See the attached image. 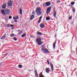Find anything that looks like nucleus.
<instances>
[{
  "mask_svg": "<svg viewBox=\"0 0 77 77\" xmlns=\"http://www.w3.org/2000/svg\"><path fill=\"white\" fill-rule=\"evenodd\" d=\"M41 9L40 8H37L36 9L35 11V12L36 13H37V15H38V16H39V15H41V14L42 13V12H41Z\"/></svg>",
  "mask_w": 77,
  "mask_h": 77,
  "instance_id": "f257e3e1",
  "label": "nucleus"
},
{
  "mask_svg": "<svg viewBox=\"0 0 77 77\" xmlns=\"http://www.w3.org/2000/svg\"><path fill=\"white\" fill-rule=\"evenodd\" d=\"M43 47H44V46H42L41 47V48H42L41 50L42 51H43L44 53V54H45V53H49L50 51H49L47 49Z\"/></svg>",
  "mask_w": 77,
  "mask_h": 77,
  "instance_id": "f03ea898",
  "label": "nucleus"
},
{
  "mask_svg": "<svg viewBox=\"0 0 77 77\" xmlns=\"http://www.w3.org/2000/svg\"><path fill=\"white\" fill-rule=\"evenodd\" d=\"M10 12L11 11H10V10L9 9L6 8L5 10V13L7 15H9V14H10Z\"/></svg>",
  "mask_w": 77,
  "mask_h": 77,
  "instance_id": "7ed1b4c3",
  "label": "nucleus"
},
{
  "mask_svg": "<svg viewBox=\"0 0 77 77\" xmlns=\"http://www.w3.org/2000/svg\"><path fill=\"white\" fill-rule=\"evenodd\" d=\"M8 6L9 7H11V6H12V1L11 0L9 1L8 2Z\"/></svg>",
  "mask_w": 77,
  "mask_h": 77,
  "instance_id": "20e7f679",
  "label": "nucleus"
},
{
  "mask_svg": "<svg viewBox=\"0 0 77 77\" xmlns=\"http://www.w3.org/2000/svg\"><path fill=\"white\" fill-rule=\"evenodd\" d=\"M40 26L41 28H44L45 27V24L44 23H42L40 24Z\"/></svg>",
  "mask_w": 77,
  "mask_h": 77,
  "instance_id": "39448f33",
  "label": "nucleus"
},
{
  "mask_svg": "<svg viewBox=\"0 0 77 77\" xmlns=\"http://www.w3.org/2000/svg\"><path fill=\"white\" fill-rule=\"evenodd\" d=\"M45 71L47 73H48L49 74V72H50V68H46Z\"/></svg>",
  "mask_w": 77,
  "mask_h": 77,
  "instance_id": "423d86ee",
  "label": "nucleus"
},
{
  "mask_svg": "<svg viewBox=\"0 0 77 77\" xmlns=\"http://www.w3.org/2000/svg\"><path fill=\"white\" fill-rule=\"evenodd\" d=\"M36 34L38 35L39 36H42V35H43V34L41 33V32H38L36 33Z\"/></svg>",
  "mask_w": 77,
  "mask_h": 77,
  "instance_id": "0eeeda50",
  "label": "nucleus"
},
{
  "mask_svg": "<svg viewBox=\"0 0 77 77\" xmlns=\"http://www.w3.org/2000/svg\"><path fill=\"white\" fill-rule=\"evenodd\" d=\"M46 5L47 6H49L51 5V2H46Z\"/></svg>",
  "mask_w": 77,
  "mask_h": 77,
  "instance_id": "6e6552de",
  "label": "nucleus"
},
{
  "mask_svg": "<svg viewBox=\"0 0 77 77\" xmlns=\"http://www.w3.org/2000/svg\"><path fill=\"white\" fill-rule=\"evenodd\" d=\"M50 65H51V69L52 71H54V67H53V64H52L51 63Z\"/></svg>",
  "mask_w": 77,
  "mask_h": 77,
  "instance_id": "1a4fd4ad",
  "label": "nucleus"
},
{
  "mask_svg": "<svg viewBox=\"0 0 77 77\" xmlns=\"http://www.w3.org/2000/svg\"><path fill=\"white\" fill-rule=\"evenodd\" d=\"M2 7L3 9H5L6 7V3H5Z\"/></svg>",
  "mask_w": 77,
  "mask_h": 77,
  "instance_id": "9d476101",
  "label": "nucleus"
},
{
  "mask_svg": "<svg viewBox=\"0 0 77 77\" xmlns=\"http://www.w3.org/2000/svg\"><path fill=\"white\" fill-rule=\"evenodd\" d=\"M36 41L38 43L40 42H41V38L36 39Z\"/></svg>",
  "mask_w": 77,
  "mask_h": 77,
  "instance_id": "9b49d317",
  "label": "nucleus"
},
{
  "mask_svg": "<svg viewBox=\"0 0 77 77\" xmlns=\"http://www.w3.org/2000/svg\"><path fill=\"white\" fill-rule=\"evenodd\" d=\"M56 40L55 41L53 44L54 49H55V48L56 47Z\"/></svg>",
  "mask_w": 77,
  "mask_h": 77,
  "instance_id": "f8f14e48",
  "label": "nucleus"
},
{
  "mask_svg": "<svg viewBox=\"0 0 77 77\" xmlns=\"http://www.w3.org/2000/svg\"><path fill=\"white\" fill-rule=\"evenodd\" d=\"M56 11L54 10V13L53 14V16L54 17H55V18H56Z\"/></svg>",
  "mask_w": 77,
  "mask_h": 77,
  "instance_id": "ddd939ff",
  "label": "nucleus"
},
{
  "mask_svg": "<svg viewBox=\"0 0 77 77\" xmlns=\"http://www.w3.org/2000/svg\"><path fill=\"white\" fill-rule=\"evenodd\" d=\"M51 6H50L49 7L47 8V11H48L49 12H50V11H51Z\"/></svg>",
  "mask_w": 77,
  "mask_h": 77,
  "instance_id": "4468645a",
  "label": "nucleus"
},
{
  "mask_svg": "<svg viewBox=\"0 0 77 77\" xmlns=\"http://www.w3.org/2000/svg\"><path fill=\"white\" fill-rule=\"evenodd\" d=\"M5 10H2L1 11V12L2 13V14L3 15H6V14H5Z\"/></svg>",
  "mask_w": 77,
  "mask_h": 77,
  "instance_id": "2eb2a0df",
  "label": "nucleus"
},
{
  "mask_svg": "<svg viewBox=\"0 0 77 77\" xmlns=\"http://www.w3.org/2000/svg\"><path fill=\"white\" fill-rule=\"evenodd\" d=\"M10 36L12 38V37H14V36H17V35H14V34L12 33L10 35Z\"/></svg>",
  "mask_w": 77,
  "mask_h": 77,
  "instance_id": "dca6fc26",
  "label": "nucleus"
},
{
  "mask_svg": "<svg viewBox=\"0 0 77 77\" xmlns=\"http://www.w3.org/2000/svg\"><path fill=\"white\" fill-rule=\"evenodd\" d=\"M39 77H44V75H42V72L40 73V74L39 75Z\"/></svg>",
  "mask_w": 77,
  "mask_h": 77,
  "instance_id": "f3484780",
  "label": "nucleus"
},
{
  "mask_svg": "<svg viewBox=\"0 0 77 77\" xmlns=\"http://www.w3.org/2000/svg\"><path fill=\"white\" fill-rule=\"evenodd\" d=\"M34 17H35V16H34V15H32L31 17L30 18V20H32L33 19Z\"/></svg>",
  "mask_w": 77,
  "mask_h": 77,
  "instance_id": "a211bd4d",
  "label": "nucleus"
},
{
  "mask_svg": "<svg viewBox=\"0 0 77 77\" xmlns=\"http://www.w3.org/2000/svg\"><path fill=\"white\" fill-rule=\"evenodd\" d=\"M23 12V11L22 10V9L20 8V10L19 13L20 15H22V13Z\"/></svg>",
  "mask_w": 77,
  "mask_h": 77,
  "instance_id": "6ab92c4d",
  "label": "nucleus"
},
{
  "mask_svg": "<svg viewBox=\"0 0 77 77\" xmlns=\"http://www.w3.org/2000/svg\"><path fill=\"white\" fill-rule=\"evenodd\" d=\"M5 35H6V34H5L4 35H3V37L1 38V39L2 40L3 39H5V38H6V36Z\"/></svg>",
  "mask_w": 77,
  "mask_h": 77,
  "instance_id": "aec40b11",
  "label": "nucleus"
},
{
  "mask_svg": "<svg viewBox=\"0 0 77 77\" xmlns=\"http://www.w3.org/2000/svg\"><path fill=\"white\" fill-rule=\"evenodd\" d=\"M18 16H17L16 17H13V19L14 20H18Z\"/></svg>",
  "mask_w": 77,
  "mask_h": 77,
  "instance_id": "412c9836",
  "label": "nucleus"
},
{
  "mask_svg": "<svg viewBox=\"0 0 77 77\" xmlns=\"http://www.w3.org/2000/svg\"><path fill=\"white\" fill-rule=\"evenodd\" d=\"M35 76L36 77H38V73L37 72V71H35Z\"/></svg>",
  "mask_w": 77,
  "mask_h": 77,
  "instance_id": "4be33fe9",
  "label": "nucleus"
},
{
  "mask_svg": "<svg viewBox=\"0 0 77 77\" xmlns=\"http://www.w3.org/2000/svg\"><path fill=\"white\" fill-rule=\"evenodd\" d=\"M50 20V18L47 17H46V21H48V20Z\"/></svg>",
  "mask_w": 77,
  "mask_h": 77,
  "instance_id": "5701e85b",
  "label": "nucleus"
},
{
  "mask_svg": "<svg viewBox=\"0 0 77 77\" xmlns=\"http://www.w3.org/2000/svg\"><path fill=\"white\" fill-rule=\"evenodd\" d=\"M43 43V42H38V44L39 45H42V43Z\"/></svg>",
  "mask_w": 77,
  "mask_h": 77,
  "instance_id": "b1692460",
  "label": "nucleus"
},
{
  "mask_svg": "<svg viewBox=\"0 0 77 77\" xmlns=\"http://www.w3.org/2000/svg\"><path fill=\"white\" fill-rule=\"evenodd\" d=\"M26 36V34H23V35L21 36V37L22 38H24V37H25Z\"/></svg>",
  "mask_w": 77,
  "mask_h": 77,
  "instance_id": "393cba45",
  "label": "nucleus"
},
{
  "mask_svg": "<svg viewBox=\"0 0 77 77\" xmlns=\"http://www.w3.org/2000/svg\"><path fill=\"white\" fill-rule=\"evenodd\" d=\"M18 67L20 68H21L23 67V66H22V65H20V64H19L18 65Z\"/></svg>",
  "mask_w": 77,
  "mask_h": 77,
  "instance_id": "a878e982",
  "label": "nucleus"
},
{
  "mask_svg": "<svg viewBox=\"0 0 77 77\" xmlns=\"http://www.w3.org/2000/svg\"><path fill=\"white\" fill-rule=\"evenodd\" d=\"M71 4L72 5H74V4H75V2H71Z\"/></svg>",
  "mask_w": 77,
  "mask_h": 77,
  "instance_id": "bb28decb",
  "label": "nucleus"
},
{
  "mask_svg": "<svg viewBox=\"0 0 77 77\" xmlns=\"http://www.w3.org/2000/svg\"><path fill=\"white\" fill-rule=\"evenodd\" d=\"M11 24H8V25H7V26H7V27H11Z\"/></svg>",
  "mask_w": 77,
  "mask_h": 77,
  "instance_id": "cd10ccee",
  "label": "nucleus"
},
{
  "mask_svg": "<svg viewBox=\"0 0 77 77\" xmlns=\"http://www.w3.org/2000/svg\"><path fill=\"white\" fill-rule=\"evenodd\" d=\"M13 40L14 41H17V39L16 37H14L13 38Z\"/></svg>",
  "mask_w": 77,
  "mask_h": 77,
  "instance_id": "c85d7f7f",
  "label": "nucleus"
},
{
  "mask_svg": "<svg viewBox=\"0 0 77 77\" xmlns=\"http://www.w3.org/2000/svg\"><path fill=\"white\" fill-rule=\"evenodd\" d=\"M72 11L73 12V13H75V9H73L72 10Z\"/></svg>",
  "mask_w": 77,
  "mask_h": 77,
  "instance_id": "c756f323",
  "label": "nucleus"
},
{
  "mask_svg": "<svg viewBox=\"0 0 77 77\" xmlns=\"http://www.w3.org/2000/svg\"><path fill=\"white\" fill-rule=\"evenodd\" d=\"M42 16H41L39 19V20H40L41 21V19H42Z\"/></svg>",
  "mask_w": 77,
  "mask_h": 77,
  "instance_id": "7c9ffc66",
  "label": "nucleus"
},
{
  "mask_svg": "<svg viewBox=\"0 0 77 77\" xmlns=\"http://www.w3.org/2000/svg\"><path fill=\"white\" fill-rule=\"evenodd\" d=\"M9 19H11L12 18V16H10L8 17Z\"/></svg>",
  "mask_w": 77,
  "mask_h": 77,
  "instance_id": "2f4dec72",
  "label": "nucleus"
},
{
  "mask_svg": "<svg viewBox=\"0 0 77 77\" xmlns=\"http://www.w3.org/2000/svg\"><path fill=\"white\" fill-rule=\"evenodd\" d=\"M21 33H23V32H22V31L20 32V33H18V35H20V34H21Z\"/></svg>",
  "mask_w": 77,
  "mask_h": 77,
  "instance_id": "473e14b6",
  "label": "nucleus"
},
{
  "mask_svg": "<svg viewBox=\"0 0 77 77\" xmlns=\"http://www.w3.org/2000/svg\"><path fill=\"white\" fill-rule=\"evenodd\" d=\"M47 62L48 63V64L49 65H50V62H49V60H47Z\"/></svg>",
  "mask_w": 77,
  "mask_h": 77,
  "instance_id": "72a5a7b5",
  "label": "nucleus"
},
{
  "mask_svg": "<svg viewBox=\"0 0 77 77\" xmlns=\"http://www.w3.org/2000/svg\"><path fill=\"white\" fill-rule=\"evenodd\" d=\"M69 19H70V20L71 19H72V16H71L70 17H69Z\"/></svg>",
  "mask_w": 77,
  "mask_h": 77,
  "instance_id": "f704fd0d",
  "label": "nucleus"
},
{
  "mask_svg": "<svg viewBox=\"0 0 77 77\" xmlns=\"http://www.w3.org/2000/svg\"><path fill=\"white\" fill-rule=\"evenodd\" d=\"M14 22H15V23H17V20H14Z\"/></svg>",
  "mask_w": 77,
  "mask_h": 77,
  "instance_id": "c9c22d12",
  "label": "nucleus"
},
{
  "mask_svg": "<svg viewBox=\"0 0 77 77\" xmlns=\"http://www.w3.org/2000/svg\"><path fill=\"white\" fill-rule=\"evenodd\" d=\"M32 14H35V11H32Z\"/></svg>",
  "mask_w": 77,
  "mask_h": 77,
  "instance_id": "e433bc0d",
  "label": "nucleus"
},
{
  "mask_svg": "<svg viewBox=\"0 0 77 77\" xmlns=\"http://www.w3.org/2000/svg\"><path fill=\"white\" fill-rule=\"evenodd\" d=\"M57 3H60V1L59 0L57 1Z\"/></svg>",
  "mask_w": 77,
  "mask_h": 77,
  "instance_id": "4c0bfd02",
  "label": "nucleus"
},
{
  "mask_svg": "<svg viewBox=\"0 0 77 77\" xmlns=\"http://www.w3.org/2000/svg\"><path fill=\"white\" fill-rule=\"evenodd\" d=\"M13 26H14V25H11V27H13Z\"/></svg>",
  "mask_w": 77,
  "mask_h": 77,
  "instance_id": "58836bf2",
  "label": "nucleus"
},
{
  "mask_svg": "<svg viewBox=\"0 0 77 77\" xmlns=\"http://www.w3.org/2000/svg\"><path fill=\"white\" fill-rule=\"evenodd\" d=\"M41 20H39V21H38V23H40V22H41Z\"/></svg>",
  "mask_w": 77,
  "mask_h": 77,
  "instance_id": "ea45409f",
  "label": "nucleus"
},
{
  "mask_svg": "<svg viewBox=\"0 0 77 77\" xmlns=\"http://www.w3.org/2000/svg\"><path fill=\"white\" fill-rule=\"evenodd\" d=\"M74 36H73L72 37V40H73V39L74 38Z\"/></svg>",
  "mask_w": 77,
  "mask_h": 77,
  "instance_id": "a19ab883",
  "label": "nucleus"
},
{
  "mask_svg": "<svg viewBox=\"0 0 77 77\" xmlns=\"http://www.w3.org/2000/svg\"><path fill=\"white\" fill-rule=\"evenodd\" d=\"M46 5V3H44V4H43V5Z\"/></svg>",
  "mask_w": 77,
  "mask_h": 77,
  "instance_id": "79ce46f5",
  "label": "nucleus"
},
{
  "mask_svg": "<svg viewBox=\"0 0 77 77\" xmlns=\"http://www.w3.org/2000/svg\"><path fill=\"white\" fill-rule=\"evenodd\" d=\"M71 24L72 25L74 24V22H72Z\"/></svg>",
  "mask_w": 77,
  "mask_h": 77,
  "instance_id": "37998d69",
  "label": "nucleus"
},
{
  "mask_svg": "<svg viewBox=\"0 0 77 77\" xmlns=\"http://www.w3.org/2000/svg\"><path fill=\"white\" fill-rule=\"evenodd\" d=\"M48 10H47V13H48V14H49V13L48 12Z\"/></svg>",
  "mask_w": 77,
  "mask_h": 77,
  "instance_id": "c03bdc74",
  "label": "nucleus"
},
{
  "mask_svg": "<svg viewBox=\"0 0 77 77\" xmlns=\"http://www.w3.org/2000/svg\"><path fill=\"white\" fill-rule=\"evenodd\" d=\"M6 54H4V56H5V55H6Z\"/></svg>",
  "mask_w": 77,
  "mask_h": 77,
  "instance_id": "a18cd8bd",
  "label": "nucleus"
},
{
  "mask_svg": "<svg viewBox=\"0 0 77 77\" xmlns=\"http://www.w3.org/2000/svg\"><path fill=\"white\" fill-rule=\"evenodd\" d=\"M11 29H12V30H13V29H14V28H11Z\"/></svg>",
  "mask_w": 77,
  "mask_h": 77,
  "instance_id": "49530a36",
  "label": "nucleus"
},
{
  "mask_svg": "<svg viewBox=\"0 0 77 77\" xmlns=\"http://www.w3.org/2000/svg\"><path fill=\"white\" fill-rule=\"evenodd\" d=\"M70 6V4H69V6Z\"/></svg>",
  "mask_w": 77,
  "mask_h": 77,
  "instance_id": "de8ad7c7",
  "label": "nucleus"
},
{
  "mask_svg": "<svg viewBox=\"0 0 77 77\" xmlns=\"http://www.w3.org/2000/svg\"><path fill=\"white\" fill-rule=\"evenodd\" d=\"M12 2H14V1H13V0L12 1L11 3H12Z\"/></svg>",
  "mask_w": 77,
  "mask_h": 77,
  "instance_id": "09e8293b",
  "label": "nucleus"
},
{
  "mask_svg": "<svg viewBox=\"0 0 77 77\" xmlns=\"http://www.w3.org/2000/svg\"><path fill=\"white\" fill-rule=\"evenodd\" d=\"M0 64H1V65H2V63H1Z\"/></svg>",
  "mask_w": 77,
  "mask_h": 77,
  "instance_id": "8fccbe9b",
  "label": "nucleus"
},
{
  "mask_svg": "<svg viewBox=\"0 0 77 77\" xmlns=\"http://www.w3.org/2000/svg\"><path fill=\"white\" fill-rule=\"evenodd\" d=\"M72 6H71V8H72Z\"/></svg>",
  "mask_w": 77,
  "mask_h": 77,
  "instance_id": "3c124183",
  "label": "nucleus"
},
{
  "mask_svg": "<svg viewBox=\"0 0 77 77\" xmlns=\"http://www.w3.org/2000/svg\"><path fill=\"white\" fill-rule=\"evenodd\" d=\"M65 5H66V3H65Z\"/></svg>",
  "mask_w": 77,
  "mask_h": 77,
  "instance_id": "603ef678",
  "label": "nucleus"
},
{
  "mask_svg": "<svg viewBox=\"0 0 77 77\" xmlns=\"http://www.w3.org/2000/svg\"><path fill=\"white\" fill-rule=\"evenodd\" d=\"M68 35H67V36H66V37H68Z\"/></svg>",
  "mask_w": 77,
  "mask_h": 77,
  "instance_id": "864d4df0",
  "label": "nucleus"
},
{
  "mask_svg": "<svg viewBox=\"0 0 77 77\" xmlns=\"http://www.w3.org/2000/svg\"><path fill=\"white\" fill-rule=\"evenodd\" d=\"M18 31H20V30H18Z\"/></svg>",
  "mask_w": 77,
  "mask_h": 77,
  "instance_id": "5fc2aeb1",
  "label": "nucleus"
},
{
  "mask_svg": "<svg viewBox=\"0 0 77 77\" xmlns=\"http://www.w3.org/2000/svg\"><path fill=\"white\" fill-rule=\"evenodd\" d=\"M69 1H68V3H69Z\"/></svg>",
  "mask_w": 77,
  "mask_h": 77,
  "instance_id": "6e6d98bb",
  "label": "nucleus"
},
{
  "mask_svg": "<svg viewBox=\"0 0 77 77\" xmlns=\"http://www.w3.org/2000/svg\"><path fill=\"white\" fill-rule=\"evenodd\" d=\"M0 66H2V65L1 64L0 65Z\"/></svg>",
  "mask_w": 77,
  "mask_h": 77,
  "instance_id": "4d7b16f0",
  "label": "nucleus"
},
{
  "mask_svg": "<svg viewBox=\"0 0 77 77\" xmlns=\"http://www.w3.org/2000/svg\"><path fill=\"white\" fill-rule=\"evenodd\" d=\"M11 9H12V7L11 8Z\"/></svg>",
  "mask_w": 77,
  "mask_h": 77,
  "instance_id": "13d9d810",
  "label": "nucleus"
},
{
  "mask_svg": "<svg viewBox=\"0 0 77 77\" xmlns=\"http://www.w3.org/2000/svg\"><path fill=\"white\" fill-rule=\"evenodd\" d=\"M13 32V31H12L11 33H12Z\"/></svg>",
  "mask_w": 77,
  "mask_h": 77,
  "instance_id": "bf43d9fd",
  "label": "nucleus"
},
{
  "mask_svg": "<svg viewBox=\"0 0 77 77\" xmlns=\"http://www.w3.org/2000/svg\"><path fill=\"white\" fill-rule=\"evenodd\" d=\"M67 62H69V60H68V61H67Z\"/></svg>",
  "mask_w": 77,
  "mask_h": 77,
  "instance_id": "052dcab7",
  "label": "nucleus"
},
{
  "mask_svg": "<svg viewBox=\"0 0 77 77\" xmlns=\"http://www.w3.org/2000/svg\"><path fill=\"white\" fill-rule=\"evenodd\" d=\"M28 58H26V59H28Z\"/></svg>",
  "mask_w": 77,
  "mask_h": 77,
  "instance_id": "680f3d73",
  "label": "nucleus"
},
{
  "mask_svg": "<svg viewBox=\"0 0 77 77\" xmlns=\"http://www.w3.org/2000/svg\"><path fill=\"white\" fill-rule=\"evenodd\" d=\"M62 55H63V54H62Z\"/></svg>",
  "mask_w": 77,
  "mask_h": 77,
  "instance_id": "e2e57ef3",
  "label": "nucleus"
},
{
  "mask_svg": "<svg viewBox=\"0 0 77 77\" xmlns=\"http://www.w3.org/2000/svg\"><path fill=\"white\" fill-rule=\"evenodd\" d=\"M60 67H61V66H60Z\"/></svg>",
  "mask_w": 77,
  "mask_h": 77,
  "instance_id": "0e129e2a",
  "label": "nucleus"
},
{
  "mask_svg": "<svg viewBox=\"0 0 77 77\" xmlns=\"http://www.w3.org/2000/svg\"><path fill=\"white\" fill-rule=\"evenodd\" d=\"M76 69H75V70Z\"/></svg>",
  "mask_w": 77,
  "mask_h": 77,
  "instance_id": "69168bd1",
  "label": "nucleus"
},
{
  "mask_svg": "<svg viewBox=\"0 0 77 77\" xmlns=\"http://www.w3.org/2000/svg\"><path fill=\"white\" fill-rule=\"evenodd\" d=\"M30 17V15H29Z\"/></svg>",
  "mask_w": 77,
  "mask_h": 77,
  "instance_id": "338daca9",
  "label": "nucleus"
},
{
  "mask_svg": "<svg viewBox=\"0 0 77 77\" xmlns=\"http://www.w3.org/2000/svg\"><path fill=\"white\" fill-rule=\"evenodd\" d=\"M36 64H37V63H36Z\"/></svg>",
  "mask_w": 77,
  "mask_h": 77,
  "instance_id": "774afa93",
  "label": "nucleus"
}]
</instances>
